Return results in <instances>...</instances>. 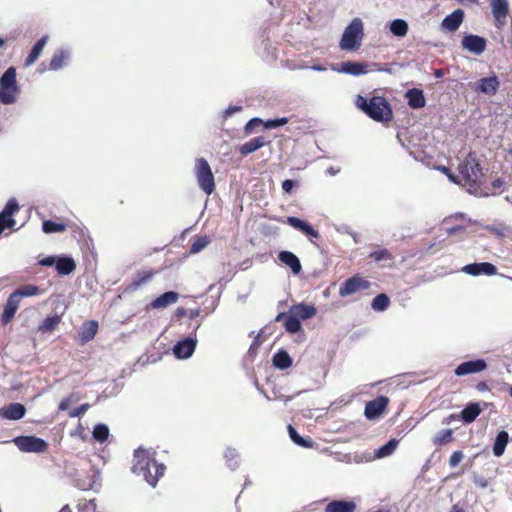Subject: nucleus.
Returning <instances> with one entry per match:
<instances>
[{
  "label": "nucleus",
  "mask_w": 512,
  "mask_h": 512,
  "mask_svg": "<svg viewBox=\"0 0 512 512\" xmlns=\"http://www.w3.org/2000/svg\"><path fill=\"white\" fill-rule=\"evenodd\" d=\"M71 57V52L66 49H60L54 52L50 60L49 69L58 71L67 66Z\"/></svg>",
  "instance_id": "nucleus-23"
},
{
  "label": "nucleus",
  "mask_w": 512,
  "mask_h": 512,
  "mask_svg": "<svg viewBox=\"0 0 512 512\" xmlns=\"http://www.w3.org/2000/svg\"><path fill=\"white\" fill-rule=\"evenodd\" d=\"M500 82L496 75L481 78L476 82V90L486 95H494L499 89Z\"/></svg>",
  "instance_id": "nucleus-19"
},
{
  "label": "nucleus",
  "mask_w": 512,
  "mask_h": 512,
  "mask_svg": "<svg viewBox=\"0 0 512 512\" xmlns=\"http://www.w3.org/2000/svg\"><path fill=\"white\" fill-rule=\"evenodd\" d=\"M17 448L27 453H42L47 449V443L36 436H18L13 440Z\"/></svg>",
  "instance_id": "nucleus-8"
},
{
  "label": "nucleus",
  "mask_w": 512,
  "mask_h": 512,
  "mask_svg": "<svg viewBox=\"0 0 512 512\" xmlns=\"http://www.w3.org/2000/svg\"><path fill=\"white\" fill-rule=\"evenodd\" d=\"M109 428L105 424H97L94 426L92 431L93 438L100 443L105 442L109 437Z\"/></svg>",
  "instance_id": "nucleus-40"
},
{
  "label": "nucleus",
  "mask_w": 512,
  "mask_h": 512,
  "mask_svg": "<svg viewBox=\"0 0 512 512\" xmlns=\"http://www.w3.org/2000/svg\"><path fill=\"white\" fill-rule=\"evenodd\" d=\"M186 313H187V310H186L185 308H183V307H179V308H177V310H176V312H175V316H176L177 318H181V317H183L184 315H186Z\"/></svg>",
  "instance_id": "nucleus-60"
},
{
  "label": "nucleus",
  "mask_w": 512,
  "mask_h": 512,
  "mask_svg": "<svg viewBox=\"0 0 512 512\" xmlns=\"http://www.w3.org/2000/svg\"><path fill=\"white\" fill-rule=\"evenodd\" d=\"M26 408L21 403H10L0 408V417L7 420H20L25 416Z\"/></svg>",
  "instance_id": "nucleus-18"
},
{
  "label": "nucleus",
  "mask_w": 512,
  "mask_h": 512,
  "mask_svg": "<svg viewBox=\"0 0 512 512\" xmlns=\"http://www.w3.org/2000/svg\"><path fill=\"white\" fill-rule=\"evenodd\" d=\"M289 313L300 321L307 320L316 315V308L313 305L300 303L297 305H293L290 308Z\"/></svg>",
  "instance_id": "nucleus-25"
},
{
  "label": "nucleus",
  "mask_w": 512,
  "mask_h": 512,
  "mask_svg": "<svg viewBox=\"0 0 512 512\" xmlns=\"http://www.w3.org/2000/svg\"><path fill=\"white\" fill-rule=\"evenodd\" d=\"M13 293L17 296L18 299L21 300L23 297H32L38 295L40 293V289L36 285L29 284L16 289Z\"/></svg>",
  "instance_id": "nucleus-41"
},
{
  "label": "nucleus",
  "mask_w": 512,
  "mask_h": 512,
  "mask_svg": "<svg viewBox=\"0 0 512 512\" xmlns=\"http://www.w3.org/2000/svg\"><path fill=\"white\" fill-rule=\"evenodd\" d=\"M57 258L55 256H47L39 261L41 266L50 267L56 264Z\"/></svg>",
  "instance_id": "nucleus-54"
},
{
  "label": "nucleus",
  "mask_w": 512,
  "mask_h": 512,
  "mask_svg": "<svg viewBox=\"0 0 512 512\" xmlns=\"http://www.w3.org/2000/svg\"><path fill=\"white\" fill-rule=\"evenodd\" d=\"M61 318L58 315H53L46 317L41 325H39L38 330L41 333H49L55 329V327L60 323Z\"/></svg>",
  "instance_id": "nucleus-39"
},
{
  "label": "nucleus",
  "mask_w": 512,
  "mask_h": 512,
  "mask_svg": "<svg viewBox=\"0 0 512 512\" xmlns=\"http://www.w3.org/2000/svg\"><path fill=\"white\" fill-rule=\"evenodd\" d=\"M294 187H295V181H293L291 179H286L282 182V189L286 193H291Z\"/></svg>",
  "instance_id": "nucleus-55"
},
{
  "label": "nucleus",
  "mask_w": 512,
  "mask_h": 512,
  "mask_svg": "<svg viewBox=\"0 0 512 512\" xmlns=\"http://www.w3.org/2000/svg\"><path fill=\"white\" fill-rule=\"evenodd\" d=\"M285 329L289 333H297L301 330L302 325L301 321L295 318L292 314L289 313V315L286 317L285 323H284Z\"/></svg>",
  "instance_id": "nucleus-45"
},
{
  "label": "nucleus",
  "mask_w": 512,
  "mask_h": 512,
  "mask_svg": "<svg viewBox=\"0 0 512 512\" xmlns=\"http://www.w3.org/2000/svg\"><path fill=\"white\" fill-rule=\"evenodd\" d=\"M297 24L302 26V27H304V28H308L309 24H310V17H309V15L306 12L300 13L298 15Z\"/></svg>",
  "instance_id": "nucleus-51"
},
{
  "label": "nucleus",
  "mask_w": 512,
  "mask_h": 512,
  "mask_svg": "<svg viewBox=\"0 0 512 512\" xmlns=\"http://www.w3.org/2000/svg\"><path fill=\"white\" fill-rule=\"evenodd\" d=\"M65 229L66 226L64 224L52 220H44L42 223V230L46 234L63 232Z\"/></svg>",
  "instance_id": "nucleus-44"
},
{
  "label": "nucleus",
  "mask_w": 512,
  "mask_h": 512,
  "mask_svg": "<svg viewBox=\"0 0 512 512\" xmlns=\"http://www.w3.org/2000/svg\"><path fill=\"white\" fill-rule=\"evenodd\" d=\"M20 299L17 298V296L12 292L5 305H4V310H3V314H2V323L4 325L8 324L12 319L13 317L15 316V313L17 312L18 308H19V305H20Z\"/></svg>",
  "instance_id": "nucleus-21"
},
{
  "label": "nucleus",
  "mask_w": 512,
  "mask_h": 512,
  "mask_svg": "<svg viewBox=\"0 0 512 512\" xmlns=\"http://www.w3.org/2000/svg\"><path fill=\"white\" fill-rule=\"evenodd\" d=\"M269 143L270 141L267 140L264 136H259L243 143L242 145L239 146L238 150L242 156H247L259 150L260 148L268 145Z\"/></svg>",
  "instance_id": "nucleus-22"
},
{
  "label": "nucleus",
  "mask_w": 512,
  "mask_h": 512,
  "mask_svg": "<svg viewBox=\"0 0 512 512\" xmlns=\"http://www.w3.org/2000/svg\"><path fill=\"white\" fill-rule=\"evenodd\" d=\"M210 241H211L210 237H208L206 235L196 238L193 241V243L191 244L189 254L194 255V254L201 252L203 249H205L208 246Z\"/></svg>",
  "instance_id": "nucleus-43"
},
{
  "label": "nucleus",
  "mask_w": 512,
  "mask_h": 512,
  "mask_svg": "<svg viewBox=\"0 0 512 512\" xmlns=\"http://www.w3.org/2000/svg\"><path fill=\"white\" fill-rule=\"evenodd\" d=\"M453 431L451 429H444L439 431L434 437V444L443 445L451 441Z\"/></svg>",
  "instance_id": "nucleus-46"
},
{
  "label": "nucleus",
  "mask_w": 512,
  "mask_h": 512,
  "mask_svg": "<svg viewBox=\"0 0 512 512\" xmlns=\"http://www.w3.org/2000/svg\"><path fill=\"white\" fill-rule=\"evenodd\" d=\"M47 41H48V35H44L33 45L29 55L25 59L26 67H29L36 62V60L41 55L44 47L46 46Z\"/></svg>",
  "instance_id": "nucleus-29"
},
{
  "label": "nucleus",
  "mask_w": 512,
  "mask_h": 512,
  "mask_svg": "<svg viewBox=\"0 0 512 512\" xmlns=\"http://www.w3.org/2000/svg\"><path fill=\"white\" fill-rule=\"evenodd\" d=\"M368 257L375 262H383V261H392L393 260L392 253L386 248H380V249L374 250L369 254Z\"/></svg>",
  "instance_id": "nucleus-42"
},
{
  "label": "nucleus",
  "mask_w": 512,
  "mask_h": 512,
  "mask_svg": "<svg viewBox=\"0 0 512 512\" xmlns=\"http://www.w3.org/2000/svg\"><path fill=\"white\" fill-rule=\"evenodd\" d=\"M224 458L226 461V465L232 471L236 470L239 467V453L235 448L228 447L224 452Z\"/></svg>",
  "instance_id": "nucleus-36"
},
{
  "label": "nucleus",
  "mask_w": 512,
  "mask_h": 512,
  "mask_svg": "<svg viewBox=\"0 0 512 512\" xmlns=\"http://www.w3.org/2000/svg\"><path fill=\"white\" fill-rule=\"evenodd\" d=\"M508 441H509L508 432L502 430L497 434V436L495 438V442L493 444V454L496 457H500L504 454V451H505Z\"/></svg>",
  "instance_id": "nucleus-32"
},
{
  "label": "nucleus",
  "mask_w": 512,
  "mask_h": 512,
  "mask_svg": "<svg viewBox=\"0 0 512 512\" xmlns=\"http://www.w3.org/2000/svg\"><path fill=\"white\" fill-rule=\"evenodd\" d=\"M241 110H242L241 106H229L228 108H226L223 111V118L227 119V118L231 117L233 114H235Z\"/></svg>",
  "instance_id": "nucleus-52"
},
{
  "label": "nucleus",
  "mask_w": 512,
  "mask_h": 512,
  "mask_svg": "<svg viewBox=\"0 0 512 512\" xmlns=\"http://www.w3.org/2000/svg\"><path fill=\"white\" fill-rule=\"evenodd\" d=\"M355 105L369 118L376 122L386 123L392 120L393 112L390 103L382 96L365 97L357 95Z\"/></svg>",
  "instance_id": "nucleus-2"
},
{
  "label": "nucleus",
  "mask_w": 512,
  "mask_h": 512,
  "mask_svg": "<svg viewBox=\"0 0 512 512\" xmlns=\"http://www.w3.org/2000/svg\"><path fill=\"white\" fill-rule=\"evenodd\" d=\"M196 345V337H186L174 345L173 354L177 359H188L193 355Z\"/></svg>",
  "instance_id": "nucleus-11"
},
{
  "label": "nucleus",
  "mask_w": 512,
  "mask_h": 512,
  "mask_svg": "<svg viewBox=\"0 0 512 512\" xmlns=\"http://www.w3.org/2000/svg\"><path fill=\"white\" fill-rule=\"evenodd\" d=\"M408 29H409L408 23L404 19L398 18V19L391 21L389 24L390 32L394 36L399 37V38L406 36L408 33Z\"/></svg>",
  "instance_id": "nucleus-33"
},
{
  "label": "nucleus",
  "mask_w": 512,
  "mask_h": 512,
  "mask_svg": "<svg viewBox=\"0 0 512 512\" xmlns=\"http://www.w3.org/2000/svg\"><path fill=\"white\" fill-rule=\"evenodd\" d=\"M462 271L472 276H479L481 274L492 276L497 273V268L489 262H480L467 264L462 268Z\"/></svg>",
  "instance_id": "nucleus-17"
},
{
  "label": "nucleus",
  "mask_w": 512,
  "mask_h": 512,
  "mask_svg": "<svg viewBox=\"0 0 512 512\" xmlns=\"http://www.w3.org/2000/svg\"><path fill=\"white\" fill-rule=\"evenodd\" d=\"M370 287V282L359 275H354L345 280L339 289V295L346 297L358 291L367 290Z\"/></svg>",
  "instance_id": "nucleus-9"
},
{
  "label": "nucleus",
  "mask_w": 512,
  "mask_h": 512,
  "mask_svg": "<svg viewBox=\"0 0 512 512\" xmlns=\"http://www.w3.org/2000/svg\"><path fill=\"white\" fill-rule=\"evenodd\" d=\"M154 456L155 452L142 448L136 449L134 451V464L131 468L134 474L143 476L151 487H156L166 470V466L158 463Z\"/></svg>",
  "instance_id": "nucleus-1"
},
{
  "label": "nucleus",
  "mask_w": 512,
  "mask_h": 512,
  "mask_svg": "<svg viewBox=\"0 0 512 512\" xmlns=\"http://www.w3.org/2000/svg\"><path fill=\"white\" fill-rule=\"evenodd\" d=\"M473 482L480 488H486L488 486V480L482 475L474 474Z\"/></svg>",
  "instance_id": "nucleus-50"
},
{
  "label": "nucleus",
  "mask_w": 512,
  "mask_h": 512,
  "mask_svg": "<svg viewBox=\"0 0 512 512\" xmlns=\"http://www.w3.org/2000/svg\"><path fill=\"white\" fill-rule=\"evenodd\" d=\"M179 294L175 291H167L157 298H155L151 303L150 306L153 309H161L165 308L171 304H174L178 301Z\"/></svg>",
  "instance_id": "nucleus-26"
},
{
  "label": "nucleus",
  "mask_w": 512,
  "mask_h": 512,
  "mask_svg": "<svg viewBox=\"0 0 512 512\" xmlns=\"http://www.w3.org/2000/svg\"><path fill=\"white\" fill-rule=\"evenodd\" d=\"M279 261L289 267L294 275H298L302 271V265L299 258L292 252L283 250L278 254Z\"/></svg>",
  "instance_id": "nucleus-20"
},
{
  "label": "nucleus",
  "mask_w": 512,
  "mask_h": 512,
  "mask_svg": "<svg viewBox=\"0 0 512 512\" xmlns=\"http://www.w3.org/2000/svg\"><path fill=\"white\" fill-rule=\"evenodd\" d=\"M481 409L478 403H469L461 412V418L465 423L473 422L480 414Z\"/></svg>",
  "instance_id": "nucleus-34"
},
{
  "label": "nucleus",
  "mask_w": 512,
  "mask_h": 512,
  "mask_svg": "<svg viewBox=\"0 0 512 512\" xmlns=\"http://www.w3.org/2000/svg\"><path fill=\"white\" fill-rule=\"evenodd\" d=\"M465 228L462 227V226H454V227H451V228H448L447 229V234L448 235H454L455 233L459 232V231H464Z\"/></svg>",
  "instance_id": "nucleus-58"
},
{
  "label": "nucleus",
  "mask_w": 512,
  "mask_h": 512,
  "mask_svg": "<svg viewBox=\"0 0 512 512\" xmlns=\"http://www.w3.org/2000/svg\"><path fill=\"white\" fill-rule=\"evenodd\" d=\"M448 178L451 182L453 183H456V184H460L463 186V180L461 178V174L460 175H454V174H451L449 173L448 175Z\"/></svg>",
  "instance_id": "nucleus-57"
},
{
  "label": "nucleus",
  "mask_w": 512,
  "mask_h": 512,
  "mask_svg": "<svg viewBox=\"0 0 512 512\" xmlns=\"http://www.w3.org/2000/svg\"><path fill=\"white\" fill-rule=\"evenodd\" d=\"M338 172H339V169H335L334 167H330L327 169V174L332 175V176L336 175Z\"/></svg>",
  "instance_id": "nucleus-64"
},
{
  "label": "nucleus",
  "mask_w": 512,
  "mask_h": 512,
  "mask_svg": "<svg viewBox=\"0 0 512 512\" xmlns=\"http://www.w3.org/2000/svg\"><path fill=\"white\" fill-rule=\"evenodd\" d=\"M276 122L277 127H281L286 125L289 122V119L287 117L276 118Z\"/></svg>",
  "instance_id": "nucleus-59"
},
{
  "label": "nucleus",
  "mask_w": 512,
  "mask_h": 512,
  "mask_svg": "<svg viewBox=\"0 0 512 512\" xmlns=\"http://www.w3.org/2000/svg\"><path fill=\"white\" fill-rule=\"evenodd\" d=\"M259 125H262L261 118L255 117V118L250 119L244 127L245 134H247V135L251 134L254 131V128Z\"/></svg>",
  "instance_id": "nucleus-47"
},
{
  "label": "nucleus",
  "mask_w": 512,
  "mask_h": 512,
  "mask_svg": "<svg viewBox=\"0 0 512 512\" xmlns=\"http://www.w3.org/2000/svg\"><path fill=\"white\" fill-rule=\"evenodd\" d=\"M398 443H399L398 440L390 439L386 444L379 447L375 451V458L381 459V458H385V457L392 455L394 453V451L396 450Z\"/></svg>",
  "instance_id": "nucleus-35"
},
{
  "label": "nucleus",
  "mask_w": 512,
  "mask_h": 512,
  "mask_svg": "<svg viewBox=\"0 0 512 512\" xmlns=\"http://www.w3.org/2000/svg\"><path fill=\"white\" fill-rule=\"evenodd\" d=\"M408 105L413 109L423 108L426 104L423 91L417 88L408 90L405 94Z\"/></svg>",
  "instance_id": "nucleus-28"
},
{
  "label": "nucleus",
  "mask_w": 512,
  "mask_h": 512,
  "mask_svg": "<svg viewBox=\"0 0 512 512\" xmlns=\"http://www.w3.org/2000/svg\"><path fill=\"white\" fill-rule=\"evenodd\" d=\"M201 313V310L200 309H194V310H190L189 312V318L190 319H194L196 317H198Z\"/></svg>",
  "instance_id": "nucleus-62"
},
{
  "label": "nucleus",
  "mask_w": 512,
  "mask_h": 512,
  "mask_svg": "<svg viewBox=\"0 0 512 512\" xmlns=\"http://www.w3.org/2000/svg\"><path fill=\"white\" fill-rule=\"evenodd\" d=\"M459 173L463 180V187L475 196H484L482 193V169L475 156L470 153L465 160L459 165Z\"/></svg>",
  "instance_id": "nucleus-3"
},
{
  "label": "nucleus",
  "mask_w": 512,
  "mask_h": 512,
  "mask_svg": "<svg viewBox=\"0 0 512 512\" xmlns=\"http://www.w3.org/2000/svg\"><path fill=\"white\" fill-rule=\"evenodd\" d=\"M450 512H465V511L458 504H455V505L452 506Z\"/></svg>",
  "instance_id": "nucleus-63"
},
{
  "label": "nucleus",
  "mask_w": 512,
  "mask_h": 512,
  "mask_svg": "<svg viewBox=\"0 0 512 512\" xmlns=\"http://www.w3.org/2000/svg\"><path fill=\"white\" fill-rule=\"evenodd\" d=\"M487 368V363L484 359L469 360L457 366L454 373L456 376H465L473 373H478Z\"/></svg>",
  "instance_id": "nucleus-15"
},
{
  "label": "nucleus",
  "mask_w": 512,
  "mask_h": 512,
  "mask_svg": "<svg viewBox=\"0 0 512 512\" xmlns=\"http://www.w3.org/2000/svg\"><path fill=\"white\" fill-rule=\"evenodd\" d=\"M389 305H390V299L384 293H381V294H378L377 296H375L371 302V308L377 312H383V311L387 310Z\"/></svg>",
  "instance_id": "nucleus-37"
},
{
  "label": "nucleus",
  "mask_w": 512,
  "mask_h": 512,
  "mask_svg": "<svg viewBox=\"0 0 512 512\" xmlns=\"http://www.w3.org/2000/svg\"><path fill=\"white\" fill-rule=\"evenodd\" d=\"M288 433L291 440L298 446L309 448L312 447L313 441L310 438H303L298 434L292 425H288Z\"/></svg>",
  "instance_id": "nucleus-38"
},
{
  "label": "nucleus",
  "mask_w": 512,
  "mask_h": 512,
  "mask_svg": "<svg viewBox=\"0 0 512 512\" xmlns=\"http://www.w3.org/2000/svg\"><path fill=\"white\" fill-rule=\"evenodd\" d=\"M74 402V399L72 396H69L67 398H64L61 400L60 404H59V410L61 411H65L67 409H69L70 405Z\"/></svg>",
  "instance_id": "nucleus-53"
},
{
  "label": "nucleus",
  "mask_w": 512,
  "mask_h": 512,
  "mask_svg": "<svg viewBox=\"0 0 512 512\" xmlns=\"http://www.w3.org/2000/svg\"><path fill=\"white\" fill-rule=\"evenodd\" d=\"M18 93L16 69L11 66L0 77V102L4 105L14 104Z\"/></svg>",
  "instance_id": "nucleus-6"
},
{
  "label": "nucleus",
  "mask_w": 512,
  "mask_h": 512,
  "mask_svg": "<svg viewBox=\"0 0 512 512\" xmlns=\"http://www.w3.org/2000/svg\"><path fill=\"white\" fill-rule=\"evenodd\" d=\"M464 11L462 9H456L451 14L443 18L440 29L443 32L453 33L458 30L464 20Z\"/></svg>",
  "instance_id": "nucleus-14"
},
{
  "label": "nucleus",
  "mask_w": 512,
  "mask_h": 512,
  "mask_svg": "<svg viewBox=\"0 0 512 512\" xmlns=\"http://www.w3.org/2000/svg\"><path fill=\"white\" fill-rule=\"evenodd\" d=\"M364 38V24L363 21L355 17L344 29L342 37L339 42L341 50L355 51L358 50Z\"/></svg>",
  "instance_id": "nucleus-5"
},
{
  "label": "nucleus",
  "mask_w": 512,
  "mask_h": 512,
  "mask_svg": "<svg viewBox=\"0 0 512 512\" xmlns=\"http://www.w3.org/2000/svg\"><path fill=\"white\" fill-rule=\"evenodd\" d=\"M325 512H355L356 503L347 500H332L325 507Z\"/></svg>",
  "instance_id": "nucleus-27"
},
{
  "label": "nucleus",
  "mask_w": 512,
  "mask_h": 512,
  "mask_svg": "<svg viewBox=\"0 0 512 512\" xmlns=\"http://www.w3.org/2000/svg\"><path fill=\"white\" fill-rule=\"evenodd\" d=\"M388 402L389 400L385 396H379L367 402L364 409L365 417L369 420L378 418L386 409Z\"/></svg>",
  "instance_id": "nucleus-13"
},
{
  "label": "nucleus",
  "mask_w": 512,
  "mask_h": 512,
  "mask_svg": "<svg viewBox=\"0 0 512 512\" xmlns=\"http://www.w3.org/2000/svg\"><path fill=\"white\" fill-rule=\"evenodd\" d=\"M98 331V322L95 320L86 321L79 329V341L81 344L91 341Z\"/></svg>",
  "instance_id": "nucleus-24"
},
{
  "label": "nucleus",
  "mask_w": 512,
  "mask_h": 512,
  "mask_svg": "<svg viewBox=\"0 0 512 512\" xmlns=\"http://www.w3.org/2000/svg\"><path fill=\"white\" fill-rule=\"evenodd\" d=\"M56 271L60 275H69L76 269V263L72 257L61 256L56 260Z\"/></svg>",
  "instance_id": "nucleus-30"
},
{
  "label": "nucleus",
  "mask_w": 512,
  "mask_h": 512,
  "mask_svg": "<svg viewBox=\"0 0 512 512\" xmlns=\"http://www.w3.org/2000/svg\"><path fill=\"white\" fill-rule=\"evenodd\" d=\"M272 362L276 368L284 370L292 365V358L287 351L281 349L273 355Z\"/></svg>",
  "instance_id": "nucleus-31"
},
{
  "label": "nucleus",
  "mask_w": 512,
  "mask_h": 512,
  "mask_svg": "<svg viewBox=\"0 0 512 512\" xmlns=\"http://www.w3.org/2000/svg\"><path fill=\"white\" fill-rule=\"evenodd\" d=\"M286 222L294 229L301 231L303 234L309 237L310 241H313V239H318L320 237L319 232L315 230L310 223L298 217L289 216L287 217Z\"/></svg>",
  "instance_id": "nucleus-16"
},
{
  "label": "nucleus",
  "mask_w": 512,
  "mask_h": 512,
  "mask_svg": "<svg viewBox=\"0 0 512 512\" xmlns=\"http://www.w3.org/2000/svg\"><path fill=\"white\" fill-rule=\"evenodd\" d=\"M462 459H463V453L461 451L453 452L449 459L450 467H452V468L456 467L461 462Z\"/></svg>",
  "instance_id": "nucleus-49"
},
{
  "label": "nucleus",
  "mask_w": 512,
  "mask_h": 512,
  "mask_svg": "<svg viewBox=\"0 0 512 512\" xmlns=\"http://www.w3.org/2000/svg\"><path fill=\"white\" fill-rule=\"evenodd\" d=\"M332 69L338 73L348 74L352 76L366 75L371 72H386L391 74L392 70L387 67L386 64L376 62H356V61H345L333 66Z\"/></svg>",
  "instance_id": "nucleus-4"
},
{
  "label": "nucleus",
  "mask_w": 512,
  "mask_h": 512,
  "mask_svg": "<svg viewBox=\"0 0 512 512\" xmlns=\"http://www.w3.org/2000/svg\"><path fill=\"white\" fill-rule=\"evenodd\" d=\"M262 125L265 129H275L277 127L276 119H268V120H262Z\"/></svg>",
  "instance_id": "nucleus-56"
},
{
  "label": "nucleus",
  "mask_w": 512,
  "mask_h": 512,
  "mask_svg": "<svg viewBox=\"0 0 512 512\" xmlns=\"http://www.w3.org/2000/svg\"><path fill=\"white\" fill-rule=\"evenodd\" d=\"M90 408V405L88 403H84L80 405L77 408H74L69 411L68 415L70 418H75L83 415L88 409Z\"/></svg>",
  "instance_id": "nucleus-48"
},
{
  "label": "nucleus",
  "mask_w": 512,
  "mask_h": 512,
  "mask_svg": "<svg viewBox=\"0 0 512 512\" xmlns=\"http://www.w3.org/2000/svg\"><path fill=\"white\" fill-rule=\"evenodd\" d=\"M195 176L200 189L207 195L212 194L215 189L214 175L209 163L204 158L196 159Z\"/></svg>",
  "instance_id": "nucleus-7"
},
{
  "label": "nucleus",
  "mask_w": 512,
  "mask_h": 512,
  "mask_svg": "<svg viewBox=\"0 0 512 512\" xmlns=\"http://www.w3.org/2000/svg\"><path fill=\"white\" fill-rule=\"evenodd\" d=\"M491 12L497 28H502L506 24L509 13V4L507 0H491Z\"/></svg>",
  "instance_id": "nucleus-12"
},
{
  "label": "nucleus",
  "mask_w": 512,
  "mask_h": 512,
  "mask_svg": "<svg viewBox=\"0 0 512 512\" xmlns=\"http://www.w3.org/2000/svg\"><path fill=\"white\" fill-rule=\"evenodd\" d=\"M310 69L313 71H317V72L326 71V67H324L323 65H320V64H314V65L310 66Z\"/></svg>",
  "instance_id": "nucleus-61"
},
{
  "label": "nucleus",
  "mask_w": 512,
  "mask_h": 512,
  "mask_svg": "<svg viewBox=\"0 0 512 512\" xmlns=\"http://www.w3.org/2000/svg\"><path fill=\"white\" fill-rule=\"evenodd\" d=\"M462 48L474 55H481L487 48V40L478 35L468 34L462 38Z\"/></svg>",
  "instance_id": "nucleus-10"
}]
</instances>
